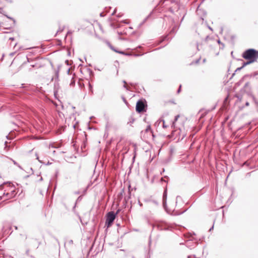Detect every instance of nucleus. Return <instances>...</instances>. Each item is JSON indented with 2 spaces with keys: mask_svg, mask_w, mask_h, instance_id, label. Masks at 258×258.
Instances as JSON below:
<instances>
[{
  "mask_svg": "<svg viewBox=\"0 0 258 258\" xmlns=\"http://www.w3.org/2000/svg\"><path fill=\"white\" fill-rule=\"evenodd\" d=\"M257 53L258 51L253 49H249L244 51L242 54V56L247 61L244 62L242 66L237 68L236 71L240 70L245 66L255 61Z\"/></svg>",
  "mask_w": 258,
  "mask_h": 258,
  "instance_id": "1",
  "label": "nucleus"
},
{
  "mask_svg": "<svg viewBox=\"0 0 258 258\" xmlns=\"http://www.w3.org/2000/svg\"><path fill=\"white\" fill-rule=\"evenodd\" d=\"M115 218V215L114 214V212H109L107 215V218L105 221V226H106L107 227H110L114 221Z\"/></svg>",
  "mask_w": 258,
  "mask_h": 258,
  "instance_id": "2",
  "label": "nucleus"
},
{
  "mask_svg": "<svg viewBox=\"0 0 258 258\" xmlns=\"http://www.w3.org/2000/svg\"><path fill=\"white\" fill-rule=\"evenodd\" d=\"M145 104L142 101H139L136 104V111L138 112H141L144 111Z\"/></svg>",
  "mask_w": 258,
  "mask_h": 258,
  "instance_id": "3",
  "label": "nucleus"
},
{
  "mask_svg": "<svg viewBox=\"0 0 258 258\" xmlns=\"http://www.w3.org/2000/svg\"><path fill=\"white\" fill-rule=\"evenodd\" d=\"M12 190L11 191L7 192H4L3 195V198H5V197H6V199H10L13 197H14L16 194L15 191L14 189V188H12Z\"/></svg>",
  "mask_w": 258,
  "mask_h": 258,
  "instance_id": "4",
  "label": "nucleus"
},
{
  "mask_svg": "<svg viewBox=\"0 0 258 258\" xmlns=\"http://www.w3.org/2000/svg\"><path fill=\"white\" fill-rule=\"evenodd\" d=\"M167 190L166 189L164 190L163 195V205L165 209H166V200H167Z\"/></svg>",
  "mask_w": 258,
  "mask_h": 258,
  "instance_id": "5",
  "label": "nucleus"
},
{
  "mask_svg": "<svg viewBox=\"0 0 258 258\" xmlns=\"http://www.w3.org/2000/svg\"><path fill=\"white\" fill-rule=\"evenodd\" d=\"M179 117V115H177L175 116L174 120L172 122V127H175V122L177 120V119H178Z\"/></svg>",
  "mask_w": 258,
  "mask_h": 258,
  "instance_id": "6",
  "label": "nucleus"
},
{
  "mask_svg": "<svg viewBox=\"0 0 258 258\" xmlns=\"http://www.w3.org/2000/svg\"><path fill=\"white\" fill-rule=\"evenodd\" d=\"M112 49L114 51H115V52H118V53H119L123 54H125V55H130L129 54H128V53H124V52H123V51H117L116 50H115V49H114V48H112Z\"/></svg>",
  "mask_w": 258,
  "mask_h": 258,
  "instance_id": "7",
  "label": "nucleus"
},
{
  "mask_svg": "<svg viewBox=\"0 0 258 258\" xmlns=\"http://www.w3.org/2000/svg\"><path fill=\"white\" fill-rule=\"evenodd\" d=\"M249 84L248 83H247L245 84L244 85V89L245 91H246L247 90V88L249 87Z\"/></svg>",
  "mask_w": 258,
  "mask_h": 258,
  "instance_id": "8",
  "label": "nucleus"
},
{
  "mask_svg": "<svg viewBox=\"0 0 258 258\" xmlns=\"http://www.w3.org/2000/svg\"><path fill=\"white\" fill-rule=\"evenodd\" d=\"M161 121L163 122V127L167 128L168 127V125L165 124V121L164 120H162Z\"/></svg>",
  "mask_w": 258,
  "mask_h": 258,
  "instance_id": "9",
  "label": "nucleus"
},
{
  "mask_svg": "<svg viewBox=\"0 0 258 258\" xmlns=\"http://www.w3.org/2000/svg\"><path fill=\"white\" fill-rule=\"evenodd\" d=\"M6 17H7L8 18H9V19H11V20H12L14 21V22H15V20H14L13 18L10 17H9V16H6Z\"/></svg>",
  "mask_w": 258,
  "mask_h": 258,
  "instance_id": "10",
  "label": "nucleus"
},
{
  "mask_svg": "<svg viewBox=\"0 0 258 258\" xmlns=\"http://www.w3.org/2000/svg\"><path fill=\"white\" fill-rule=\"evenodd\" d=\"M36 159L40 162H41V161L40 160H39V157L38 156V154H36Z\"/></svg>",
  "mask_w": 258,
  "mask_h": 258,
  "instance_id": "11",
  "label": "nucleus"
},
{
  "mask_svg": "<svg viewBox=\"0 0 258 258\" xmlns=\"http://www.w3.org/2000/svg\"><path fill=\"white\" fill-rule=\"evenodd\" d=\"M181 87V85H180L179 88V89H178V90H177V93H179L180 92Z\"/></svg>",
  "mask_w": 258,
  "mask_h": 258,
  "instance_id": "12",
  "label": "nucleus"
},
{
  "mask_svg": "<svg viewBox=\"0 0 258 258\" xmlns=\"http://www.w3.org/2000/svg\"><path fill=\"white\" fill-rule=\"evenodd\" d=\"M161 181L162 182H163V181H164V182H167V181H166V180H165L163 178H162L161 179Z\"/></svg>",
  "mask_w": 258,
  "mask_h": 258,
  "instance_id": "13",
  "label": "nucleus"
},
{
  "mask_svg": "<svg viewBox=\"0 0 258 258\" xmlns=\"http://www.w3.org/2000/svg\"><path fill=\"white\" fill-rule=\"evenodd\" d=\"M192 257H194V256H191V255H188V256H187V258H192Z\"/></svg>",
  "mask_w": 258,
  "mask_h": 258,
  "instance_id": "14",
  "label": "nucleus"
},
{
  "mask_svg": "<svg viewBox=\"0 0 258 258\" xmlns=\"http://www.w3.org/2000/svg\"><path fill=\"white\" fill-rule=\"evenodd\" d=\"M7 142H5V145H6L5 149H6V148L8 147V146H7Z\"/></svg>",
  "mask_w": 258,
  "mask_h": 258,
  "instance_id": "15",
  "label": "nucleus"
},
{
  "mask_svg": "<svg viewBox=\"0 0 258 258\" xmlns=\"http://www.w3.org/2000/svg\"><path fill=\"white\" fill-rule=\"evenodd\" d=\"M150 130V126H148V128H147V130H147V131H148V130Z\"/></svg>",
  "mask_w": 258,
  "mask_h": 258,
  "instance_id": "16",
  "label": "nucleus"
},
{
  "mask_svg": "<svg viewBox=\"0 0 258 258\" xmlns=\"http://www.w3.org/2000/svg\"><path fill=\"white\" fill-rule=\"evenodd\" d=\"M89 87H90V89H91L92 87H91V86L90 84H89Z\"/></svg>",
  "mask_w": 258,
  "mask_h": 258,
  "instance_id": "17",
  "label": "nucleus"
},
{
  "mask_svg": "<svg viewBox=\"0 0 258 258\" xmlns=\"http://www.w3.org/2000/svg\"><path fill=\"white\" fill-rule=\"evenodd\" d=\"M248 105H249V103H248V102H246V106H248Z\"/></svg>",
  "mask_w": 258,
  "mask_h": 258,
  "instance_id": "18",
  "label": "nucleus"
},
{
  "mask_svg": "<svg viewBox=\"0 0 258 258\" xmlns=\"http://www.w3.org/2000/svg\"><path fill=\"white\" fill-rule=\"evenodd\" d=\"M214 227V226H213L210 229V231H211L212 230V229H213Z\"/></svg>",
  "mask_w": 258,
  "mask_h": 258,
  "instance_id": "19",
  "label": "nucleus"
},
{
  "mask_svg": "<svg viewBox=\"0 0 258 258\" xmlns=\"http://www.w3.org/2000/svg\"><path fill=\"white\" fill-rule=\"evenodd\" d=\"M30 49V48H24L23 49Z\"/></svg>",
  "mask_w": 258,
  "mask_h": 258,
  "instance_id": "20",
  "label": "nucleus"
},
{
  "mask_svg": "<svg viewBox=\"0 0 258 258\" xmlns=\"http://www.w3.org/2000/svg\"><path fill=\"white\" fill-rule=\"evenodd\" d=\"M42 180V177H41L40 179V180Z\"/></svg>",
  "mask_w": 258,
  "mask_h": 258,
  "instance_id": "21",
  "label": "nucleus"
},
{
  "mask_svg": "<svg viewBox=\"0 0 258 258\" xmlns=\"http://www.w3.org/2000/svg\"><path fill=\"white\" fill-rule=\"evenodd\" d=\"M124 88H126V87L125 85H124Z\"/></svg>",
  "mask_w": 258,
  "mask_h": 258,
  "instance_id": "22",
  "label": "nucleus"
}]
</instances>
